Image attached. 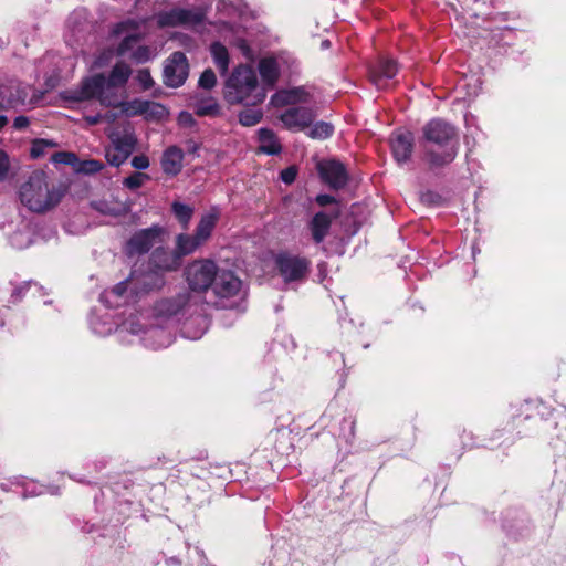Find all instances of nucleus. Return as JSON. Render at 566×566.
<instances>
[{
    "mask_svg": "<svg viewBox=\"0 0 566 566\" xmlns=\"http://www.w3.org/2000/svg\"><path fill=\"white\" fill-rule=\"evenodd\" d=\"M180 265L181 258L176 250L157 249L145 270H133L127 279L105 290L101 301L109 307L133 304L149 292L160 289L165 284V273L177 271Z\"/></svg>",
    "mask_w": 566,
    "mask_h": 566,
    "instance_id": "obj_1",
    "label": "nucleus"
},
{
    "mask_svg": "<svg viewBox=\"0 0 566 566\" xmlns=\"http://www.w3.org/2000/svg\"><path fill=\"white\" fill-rule=\"evenodd\" d=\"M312 102V93L305 87L280 90L271 96L270 105L273 107H287L279 116L283 126L290 130H304L310 127L316 113L306 106Z\"/></svg>",
    "mask_w": 566,
    "mask_h": 566,
    "instance_id": "obj_2",
    "label": "nucleus"
},
{
    "mask_svg": "<svg viewBox=\"0 0 566 566\" xmlns=\"http://www.w3.org/2000/svg\"><path fill=\"white\" fill-rule=\"evenodd\" d=\"M130 74L129 65L118 62L114 65L107 78L102 74L86 77L77 90L67 92L65 98L77 102L96 98L103 105H113L115 97L113 90L125 85Z\"/></svg>",
    "mask_w": 566,
    "mask_h": 566,
    "instance_id": "obj_3",
    "label": "nucleus"
},
{
    "mask_svg": "<svg viewBox=\"0 0 566 566\" xmlns=\"http://www.w3.org/2000/svg\"><path fill=\"white\" fill-rule=\"evenodd\" d=\"M426 159L431 166L440 167L454 160L459 150L457 129L442 119H432L424 125Z\"/></svg>",
    "mask_w": 566,
    "mask_h": 566,
    "instance_id": "obj_4",
    "label": "nucleus"
},
{
    "mask_svg": "<svg viewBox=\"0 0 566 566\" xmlns=\"http://www.w3.org/2000/svg\"><path fill=\"white\" fill-rule=\"evenodd\" d=\"M223 96L232 105L256 106L264 102L266 90L260 85L251 66L240 64L226 80Z\"/></svg>",
    "mask_w": 566,
    "mask_h": 566,
    "instance_id": "obj_5",
    "label": "nucleus"
},
{
    "mask_svg": "<svg viewBox=\"0 0 566 566\" xmlns=\"http://www.w3.org/2000/svg\"><path fill=\"white\" fill-rule=\"evenodd\" d=\"M20 200L33 212H45L61 200V193L51 188L43 171H34L20 188Z\"/></svg>",
    "mask_w": 566,
    "mask_h": 566,
    "instance_id": "obj_6",
    "label": "nucleus"
},
{
    "mask_svg": "<svg viewBox=\"0 0 566 566\" xmlns=\"http://www.w3.org/2000/svg\"><path fill=\"white\" fill-rule=\"evenodd\" d=\"M143 36L140 23L135 20H126L115 25L112 31V38L120 39V43L116 49V55H125L132 51V59L137 63H145L157 55L156 49L149 46H138L133 51L134 45Z\"/></svg>",
    "mask_w": 566,
    "mask_h": 566,
    "instance_id": "obj_7",
    "label": "nucleus"
},
{
    "mask_svg": "<svg viewBox=\"0 0 566 566\" xmlns=\"http://www.w3.org/2000/svg\"><path fill=\"white\" fill-rule=\"evenodd\" d=\"M140 316L142 314L130 313L128 317L123 321L120 333H129L132 336L145 335L143 340L146 345L156 349L171 344L172 335L170 332L159 327L146 329V325L140 323Z\"/></svg>",
    "mask_w": 566,
    "mask_h": 566,
    "instance_id": "obj_8",
    "label": "nucleus"
},
{
    "mask_svg": "<svg viewBox=\"0 0 566 566\" xmlns=\"http://www.w3.org/2000/svg\"><path fill=\"white\" fill-rule=\"evenodd\" d=\"M219 266L210 259H198L185 269V280L191 291L206 292L213 284Z\"/></svg>",
    "mask_w": 566,
    "mask_h": 566,
    "instance_id": "obj_9",
    "label": "nucleus"
},
{
    "mask_svg": "<svg viewBox=\"0 0 566 566\" xmlns=\"http://www.w3.org/2000/svg\"><path fill=\"white\" fill-rule=\"evenodd\" d=\"M108 137L111 139V146L106 149L105 157L109 165L118 167L125 163L133 153L136 138L128 129L111 132Z\"/></svg>",
    "mask_w": 566,
    "mask_h": 566,
    "instance_id": "obj_10",
    "label": "nucleus"
},
{
    "mask_svg": "<svg viewBox=\"0 0 566 566\" xmlns=\"http://www.w3.org/2000/svg\"><path fill=\"white\" fill-rule=\"evenodd\" d=\"M311 262L290 252H281L275 255V265L284 282L303 280L310 269Z\"/></svg>",
    "mask_w": 566,
    "mask_h": 566,
    "instance_id": "obj_11",
    "label": "nucleus"
},
{
    "mask_svg": "<svg viewBox=\"0 0 566 566\" xmlns=\"http://www.w3.org/2000/svg\"><path fill=\"white\" fill-rule=\"evenodd\" d=\"M211 289L222 305H226L223 303L224 301L241 297L243 295L242 281L228 269L219 268L218 275H216Z\"/></svg>",
    "mask_w": 566,
    "mask_h": 566,
    "instance_id": "obj_12",
    "label": "nucleus"
},
{
    "mask_svg": "<svg viewBox=\"0 0 566 566\" xmlns=\"http://www.w3.org/2000/svg\"><path fill=\"white\" fill-rule=\"evenodd\" d=\"M205 13L200 8H175L158 14L159 27H193L203 20Z\"/></svg>",
    "mask_w": 566,
    "mask_h": 566,
    "instance_id": "obj_13",
    "label": "nucleus"
},
{
    "mask_svg": "<svg viewBox=\"0 0 566 566\" xmlns=\"http://www.w3.org/2000/svg\"><path fill=\"white\" fill-rule=\"evenodd\" d=\"M189 74V65L187 57L181 52L172 53L165 62L164 82L167 86H181Z\"/></svg>",
    "mask_w": 566,
    "mask_h": 566,
    "instance_id": "obj_14",
    "label": "nucleus"
},
{
    "mask_svg": "<svg viewBox=\"0 0 566 566\" xmlns=\"http://www.w3.org/2000/svg\"><path fill=\"white\" fill-rule=\"evenodd\" d=\"M119 107L120 112L128 117L143 115L147 119H159L167 115L161 104L139 98L120 103Z\"/></svg>",
    "mask_w": 566,
    "mask_h": 566,
    "instance_id": "obj_15",
    "label": "nucleus"
},
{
    "mask_svg": "<svg viewBox=\"0 0 566 566\" xmlns=\"http://www.w3.org/2000/svg\"><path fill=\"white\" fill-rule=\"evenodd\" d=\"M2 229L9 237L11 244L17 249H25L32 243L33 229L30 222L20 216L4 223Z\"/></svg>",
    "mask_w": 566,
    "mask_h": 566,
    "instance_id": "obj_16",
    "label": "nucleus"
},
{
    "mask_svg": "<svg viewBox=\"0 0 566 566\" xmlns=\"http://www.w3.org/2000/svg\"><path fill=\"white\" fill-rule=\"evenodd\" d=\"M163 229L153 227L136 232L127 242L126 250L129 254H142L147 252L155 244L163 241Z\"/></svg>",
    "mask_w": 566,
    "mask_h": 566,
    "instance_id": "obj_17",
    "label": "nucleus"
},
{
    "mask_svg": "<svg viewBox=\"0 0 566 566\" xmlns=\"http://www.w3.org/2000/svg\"><path fill=\"white\" fill-rule=\"evenodd\" d=\"M322 179L334 189L342 188L347 182V172L344 165L337 160H323L317 165Z\"/></svg>",
    "mask_w": 566,
    "mask_h": 566,
    "instance_id": "obj_18",
    "label": "nucleus"
},
{
    "mask_svg": "<svg viewBox=\"0 0 566 566\" xmlns=\"http://www.w3.org/2000/svg\"><path fill=\"white\" fill-rule=\"evenodd\" d=\"M413 136L407 130H397L391 137V149L398 163H406L411 155Z\"/></svg>",
    "mask_w": 566,
    "mask_h": 566,
    "instance_id": "obj_19",
    "label": "nucleus"
},
{
    "mask_svg": "<svg viewBox=\"0 0 566 566\" xmlns=\"http://www.w3.org/2000/svg\"><path fill=\"white\" fill-rule=\"evenodd\" d=\"M91 327L95 334L101 336H106L111 334L113 331H117L122 338L126 336L127 333H120V324L114 322V317L111 312L104 310L98 314H93L90 319Z\"/></svg>",
    "mask_w": 566,
    "mask_h": 566,
    "instance_id": "obj_20",
    "label": "nucleus"
},
{
    "mask_svg": "<svg viewBox=\"0 0 566 566\" xmlns=\"http://www.w3.org/2000/svg\"><path fill=\"white\" fill-rule=\"evenodd\" d=\"M397 72L398 67L395 61L382 59L378 66L371 70L370 78L379 90H382L387 87V81L394 78Z\"/></svg>",
    "mask_w": 566,
    "mask_h": 566,
    "instance_id": "obj_21",
    "label": "nucleus"
},
{
    "mask_svg": "<svg viewBox=\"0 0 566 566\" xmlns=\"http://www.w3.org/2000/svg\"><path fill=\"white\" fill-rule=\"evenodd\" d=\"M184 153L180 148L171 146L161 157V168L166 175L176 176L182 169Z\"/></svg>",
    "mask_w": 566,
    "mask_h": 566,
    "instance_id": "obj_22",
    "label": "nucleus"
},
{
    "mask_svg": "<svg viewBox=\"0 0 566 566\" xmlns=\"http://www.w3.org/2000/svg\"><path fill=\"white\" fill-rule=\"evenodd\" d=\"M258 69L262 78V84L260 85L268 91V87H272L279 78L280 69L277 61L273 57H264L260 60Z\"/></svg>",
    "mask_w": 566,
    "mask_h": 566,
    "instance_id": "obj_23",
    "label": "nucleus"
},
{
    "mask_svg": "<svg viewBox=\"0 0 566 566\" xmlns=\"http://www.w3.org/2000/svg\"><path fill=\"white\" fill-rule=\"evenodd\" d=\"M27 97L28 93L25 87L17 86L15 93H13L12 87L6 85L0 86V108L24 105Z\"/></svg>",
    "mask_w": 566,
    "mask_h": 566,
    "instance_id": "obj_24",
    "label": "nucleus"
},
{
    "mask_svg": "<svg viewBox=\"0 0 566 566\" xmlns=\"http://www.w3.org/2000/svg\"><path fill=\"white\" fill-rule=\"evenodd\" d=\"M218 220L219 211L217 209H211L201 216L195 231V234L199 238V240H201L203 243L208 241Z\"/></svg>",
    "mask_w": 566,
    "mask_h": 566,
    "instance_id": "obj_25",
    "label": "nucleus"
},
{
    "mask_svg": "<svg viewBox=\"0 0 566 566\" xmlns=\"http://www.w3.org/2000/svg\"><path fill=\"white\" fill-rule=\"evenodd\" d=\"M205 243L193 234L180 233L175 240V250L182 259L186 255L195 253Z\"/></svg>",
    "mask_w": 566,
    "mask_h": 566,
    "instance_id": "obj_26",
    "label": "nucleus"
},
{
    "mask_svg": "<svg viewBox=\"0 0 566 566\" xmlns=\"http://www.w3.org/2000/svg\"><path fill=\"white\" fill-rule=\"evenodd\" d=\"M332 223V218L325 212L316 213L311 223L310 229L312 238L316 243H321L327 235Z\"/></svg>",
    "mask_w": 566,
    "mask_h": 566,
    "instance_id": "obj_27",
    "label": "nucleus"
},
{
    "mask_svg": "<svg viewBox=\"0 0 566 566\" xmlns=\"http://www.w3.org/2000/svg\"><path fill=\"white\" fill-rule=\"evenodd\" d=\"M185 302L178 300H161L156 303L153 315L155 318H168L176 315L184 306Z\"/></svg>",
    "mask_w": 566,
    "mask_h": 566,
    "instance_id": "obj_28",
    "label": "nucleus"
},
{
    "mask_svg": "<svg viewBox=\"0 0 566 566\" xmlns=\"http://www.w3.org/2000/svg\"><path fill=\"white\" fill-rule=\"evenodd\" d=\"M258 134H259V142H260L259 149L262 153H265L269 155H275L281 151V146L272 130L266 129V128H261Z\"/></svg>",
    "mask_w": 566,
    "mask_h": 566,
    "instance_id": "obj_29",
    "label": "nucleus"
},
{
    "mask_svg": "<svg viewBox=\"0 0 566 566\" xmlns=\"http://www.w3.org/2000/svg\"><path fill=\"white\" fill-rule=\"evenodd\" d=\"M210 53L213 62L221 74H226L229 69V53L224 45L219 42L211 44Z\"/></svg>",
    "mask_w": 566,
    "mask_h": 566,
    "instance_id": "obj_30",
    "label": "nucleus"
},
{
    "mask_svg": "<svg viewBox=\"0 0 566 566\" xmlns=\"http://www.w3.org/2000/svg\"><path fill=\"white\" fill-rule=\"evenodd\" d=\"M333 133L334 127L332 124L326 122H317L308 129L307 136L313 139H326L331 137Z\"/></svg>",
    "mask_w": 566,
    "mask_h": 566,
    "instance_id": "obj_31",
    "label": "nucleus"
},
{
    "mask_svg": "<svg viewBox=\"0 0 566 566\" xmlns=\"http://www.w3.org/2000/svg\"><path fill=\"white\" fill-rule=\"evenodd\" d=\"M171 208L176 218L182 224V228L187 229L192 218L193 209L190 206L178 201L174 202Z\"/></svg>",
    "mask_w": 566,
    "mask_h": 566,
    "instance_id": "obj_32",
    "label": "nucleus"
},
{
    "mask_svg": "<svg viewBox=\"0 0 566 566\" xmlns=\"http://www.w3.org/2000/svg\"><path fill=\"white\" fill-rule=\"evenodd\" d=\"M263 114L260 109H244L239 114V122L241 125L250 127L256 125Z\"/></svg>",
    "mask_w": 566,
    "mask_h": 566,
    "instance_id": "obj_33",
    "label": "nucleus"
},
{
    "mask_svg": "<svg viewBox=\"0 0 566 566\" xmlns=\"http://www.w3.org/2000/svg\"><path fill=\"white\" fill-rule=\"evenodd\" d=\"M148 179V175L143 172H135L132 176L124 179V186L127 187L128 189L136 190L140 188Z\"/></svg>",
    "mask_w": 566,
    "mask_h": 566,
    "instance_id": "obj_34",
    "label": "nucleus"
},
{
    "mask_svg": "<svg viewBox=\"0 0 566 566\" xmlns=\"http://www.w3.org/2000/svg\"><path fill=\"white\" fill-rule=\"evenodd\" d=\"M217 83V76L211 69L203 71L199 78V86L205 90L212 88Z\"/></svg>",
    "mask_w": 566,
    "mask_h": 566,
    "instance_id": "obj_35",
    "label": "nucleus"
},
{
    "mask_svg": "<svg viewBox=\"0 0 566 566\" xmlns=\"http://www.w3.org/2000/svg\"><path fill=\"white\" fill-rule=\"evenodd\" d=\"M102 168L103 164L101 161L90 159L82 161L77 169L85 174H94L99 171Z\"/></svg>",
    "mask_w": 566,
    "mask_h": 566,
    "instance_id": "obj_36",
    "label": "nucleus"
},
{
    "mask_svg": "<svg viewBox=\"0 0 566 566\" xmlns=\"http://www.w3.org/2000/svg\"><path fill=\"white\" fill-rule=\"evenodd\" d=\"M136 81L143 87V90H148L154 85L150 72L147 69H142L137 72Z\"/></svg>",
    "mask_w": 566,
    "mask_h": 566,
    "instance_id": "obj_37",
    "label": "nucleus"
},
{
    "mask_svg": "<svg viewBox=\"0 0 566 566\" xmlns=\"http://www.w3.org/2000/svg\"><path fill=\"white\" fill-rule=\"evenodd\" d=\"M52 146H53V143H51L49 140H44V139L36 140L33 143V145L31 147V156L33 158H38L44 154V151L48 147H52Z\"/></svg>",
    "mask_w": 566,
    "mask_h": 566,
    "instance_id": "obj_38",
    "label": "nucleus"
},
{
    "mask_svg": "<svg viewBox=\"0 0 566 566\" xmlns=\"http://www.w3.org/2000/svg\"><path fill=\"white\" fill-rule=\"evenodd\" d=\"M54 163L73 165L76 161V156L72 153H56L53 155Z\"/></svg>",
    "mask_w": 566,
    "mask_h": 566,
    "instance_id": "obj_39",
    "label": "nucleus"
},
{
    "mask_svg": "<svg viewBox=\"0 0 566 566\" xmlns=\"http://www.w3.org/2000/svg\"><path fill=\"white\" fill-rule=\"evenodd\" d=\"M132 166L136 169L144 170L149 167V160L146 156H135L132 159Z\"/></svg>",
    "mask_w": 566,
    "mask_h": 566,
    "instance_id": "obj_40",
    "label": "nucleus"
},
{
    "mask_svg": "<svg viewBox=\"0 0 566 566\" xmlns=\"http://www.w3.org/2000/svg\"><path fill=\"white\" fill-rule=\"evenodd\" d=\"M296 174H297V171H296L295 167H289L281 172V179L285 184H291L295 180Z\"/></svg>",
    "mask_w": 566,
    "mask_h": 566,
    "instance_id": "obj_41",
    "label": "nucleus"
},
{
    "mask_svg": "<svg viewBox=\"0 0 566 566\" xmlns=\"http://www.w3.org/2000/svg\"><path fill=\"white\" fill-rule=\"evenodd\" d=\"M9 168V159L4 151L0 150V180L4 178Z\"/></svg>",
    "mask_w": 566,
    "mask_h": 566,
    "instance_id": "obj_42",
    "label": "nucleus"
},
{
    "mask_svg": "<svg viewBox=\"0 0 566 566\" xmlns=\"http://www.w3.org/2000/svg\"><path fill=\"white\" fill-rule=\"evenodd\" d=\"M114 55V53L112 51L107 52V53H102L95 61V65L97 67H103L104 65L107 64L108 60Z\"/></svg>",
    "mask_w": 566,
    "mask_h": 566,
    "instance_id": "obj_43",
    "label": "nucleus"
},
{
    "mask_svg": "<svg viewBox=\"0 0 566 566\" xmlns=\"http://www.w3.org/2000/svg\"><path fill=\"white\" fill-rule=\"evenodd\" d=\"M218 109V105L214 102H210L209 105L205 107H198V114L200 115H207L212 114Z\"/></svg>",
    "mask_w": 566,
    "mask_h": 566,
    "instance_id": "obj_44",
    "label": "nucleus"
},
{
    "mask_svg": "<svg viewBox=\"0 0 566 566\" xmlns=\"http://www.w3.org/2000/svg\"><path fill=\"white\" fill-rule=\"evenodd\" d=\"M29 124L30 120L27 116H18L13 122V126L17 129H24Z\"/></svg>",
    "mask_w": 566,
    "mask_h": 566,
    "instance_id": "obj_45",
    "label": "nucleus"
},
{
    "mask_svg": "<svg viewBox=\"0 0 566 566\" xmlns=\"http://www.w3.org/2000/svg\"><path fill=\"white\" fill-rule=\"evenodd\" d=\"M316 202L319 206H327V205L334 202V198L332 196H328V195H318L316 197Z\"/></svg>",
    "mask_w": 566,
    "mask_h": 566,
    "instance_id": "obj_46",
    "label": "nucleus"
},
{
    "mask_svg": "<svg viewBox=\"0 0 566 566\" xmlns=\"http://www.w3.org/2000/svg\"><path fill=\"white\" fill-rule=\"evenodd\" d=\"M184 333H185V335H186L187 337H190V338H193V339H195V338H199V337L201 336V334H202V332H201V333H199V334L191 335V334L188 332V327H187V326L185 327Z\"/></svg>",
    "mask_w": 566,
    "mask_h": 566,
    "instance_id": "obj_47",
    "label": "nucleus"
},
{
    "mask_svg": "<svg viewBox=\"0 0 566 566\" xmlns=\"http://www.w3.org/2000/svg\"><path fill=\"white\" fill-rule=\"evenodd\" d=\"M8 123V118L3 115H0V129L4 127Z\"/></svg>",
    "mask_w": 566,
    "mask_h": 566,
    "instance_id": "obj_48",
    "label": "nucleus"
},
{
    "mask_svg": "<svg viewBox=\"0 0 566 566\" xmlns=\"http://www.w3.org/2000/svg\"><path fill=\"white\" fill-rule=\"evenodd\" d=\"M91 124H97L101 120V116H94L87 118Z\"/></svg>",
    "mask_w": 566,
    "mask_h": 566,
    "instance_id": "obj_49",
    "label": "nucleus"
},
{
    "mask_svg": "<svg viewBox=\"0 0 566 566\" xmlns=\"http://www.w3.org/2000/svg\"><path fill=\"white\" fill-rule=\"evenodd\" d=\"M98 209L103 212V213H114V211L112 209H108V208H104V207H98Z\"/></svg>",
    "mask_w": 566,
    "mask_h": 566,
    "instance_id": "obj_50",
    "label": "nucleus"
},
{
    "mask_svg": "<svg viewBox=\"0 0 566 566\" xmlns=\"http://www.w3.org/2000/svg\"><path fill=\"white\" fill-rule=\"evenodd\" d=\"M182 117L190 118V115H189V114H185V115L182 114V115H181V118H182Z\"/></svg>",
    "mask_w": 566,
    "mask_h": 566,
    "instance_id": "obj_51",
    "label": "nucleus"
}]
</instances>
